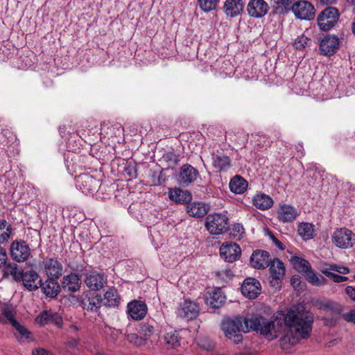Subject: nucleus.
<instances>
[{
  "mask_svg": "<svg viewBox=\"0 0 355 355\" xmlns=\"http://www.w3.org/2000/svg\"><path fill=\"white\" fill-rule=\"evenodd\" d=\"M268 320L262 316L252 315L248 318L237 317L234 319L225 320L221 328L226 337L238 344L243 340L242 333L250 330L259 331L268 340L276 338L282 329V322Z\"/></svg>",
  "mask_w": 355,
  "mask_h": 355,
  "instance_id": "nucleus-1",
  "label": "nucleus"
},
{
  "mask_svg": "<svg viewBox=\"0 0 355 355\" xmlns=\"http://www.w3.org/2000/svg\"><path fill=\"white\" fill-rule=\"evenodd\" d=\"M282 315L284 317L285 325L288 328V332L279 342L282 349L287 350L300 340L309 336L313 316L311 312L304 310L302 306H293L286 314Z\"/></svg>",
  "mask_w": 355,
  "mask_h": 355,
  "instance_id": "nucleus-2",
  "label": "nucleus"
},
{
  "mask_svg": "<svg viewBox=\"0 0 355 355\" xmlns=\"http://www.w3.org/2000/svg\"><path fill=\"white\" fill-rule=\"evenodd\" d=\"M5 273L11 275L16 281H22L24 286L29 291H35L41 286L42 279L34 270L24 272L15 263H9L4 268Z\"/></svg>",
  "mask_w": 355,
  "mask_h": 355,
  "instance_id": "nucleus-3",
  "label": "nucleus"
},
{
  "mask_svg": "<svg viewBox=\"0 0 355 355\" xmlns=\"http://www.w3.org/2000/svg\"><path fill=\"white\" fill-rule=\"evenodd\" d=\"M228 217L224 214H214L207 216L205 227L211 234H220L228 229Z\"/></svg>",
  "mask_w": 355,
  "mask_h": 355,
  "instance_id": "nucleus-4",
  "label": "nucleus"
},
{
  "mask_svg": "<svg viewBox=\"0 0 355 355\" xmlns=\"http://www.w3.org/2000/svg\"><path fill=\"white\" fill-rule=\"evenodd\" d=\"M332 243L338 248L347 249L353 245L355 234L345 227L336 230L331 236Z\"/></svg>",
  "mask_w": 355,
  "mask_h": 355,
  "instance_id": "nucleus-5",
  "label": "nucleus"
},
{
  "mask_svg": "<svg viewBox=\"0 0 355 355\" xmlns=\"http://www.w3.org/2000/svg\"><path fill=\"white\" fill-rule=\"evenodd\" d=\"M31 253V248L23 240H15L10 244V257L17 262L21 263L27 261Z\"/></svg>",
  "mask_w": 355,
  "mask_h": 355,
  "instance_id": "nucleus-6",
  "label": "nucleus"
},
{
  "mask_svg": "<svg viewBox=\"0 0 355 355\" xmlns=\"http://www.w3.org/2000/svg\"><path fill=\"white\" fill-rule=\"evenodd\" d=\"M339 12L334 7L325 8L318 17V24L323 31H329L338 21Z\"/></svg>",
  "mask_w": 355,
  "mask_h": 355,
  "instance_id": "nucleus-7",
  "label": "nucleus"
},
{
  "mask_svg": "<svg viewBox=\"0 0 355 355\" xmlns=\"http://www.w3.org/2000/svg\"><path fill=\"white\" fill-rule=\"evenodd\" d=\"M292 10L295 17L302 20H311L315 16L313 6L307 1H300L292 6Z\"/></svg>",
  "mask_w": 355,
  "mask_h": 355,
  "instance_id": "nucleus-8",
  "label": "nucleus"
},
{
  "mask_svg": "<svg viewBox=\"0 0 355 355\" xmlns=\"http://www.w3.org/2000/svg\"><path fill=\"white\" fill-rule=\"evenodd\" d=\"M241 254L239 245L235 243L227 242L220 248V254L225 261L232 263L237 260Z\"/></svg>",
  "mask_w": 355,
  "mask_h": 355,
  "instance_id": "nucleus-9",
  "label": "nucleus"
},
{
  "mask_svg": "<svg viewBox=\"0 0 355 355\" xmlns=\"http://www.w3.org/2000/svg\"><path fill=\"white\" fill-rule=\"evenodd\" d=\"M76 182L79 189L85 193H93L100 187L98 180L88 174L78 176Z\"/></svg>",
  "mask_w": 355,
  "mask_h": 355,
  "instance_id": "nucleus-10",
  "label": "nucleus"
},
{
  "mask_svg": "<svg viewBox=\"0 0 355 355\" xmlns=\"http://www.w3.org/2000/svg\"><path fill=\"white\" fill-rule=\"evenodd\" d=\"M270 273L272 280L270 284L275 288L280 287L279 281L285 275L284 263L279 259H274L270 263Z\"/></svg>",
  "mask_w": 355,
  "mask_h": 355,
  "instance_id": "nucleus-11",
  "label": "nucleus"
},
{
  "mask_svg": "<svg viewBox=\"0 0 355 355\" xmlns=\"http://www.w3.org/2000/svg\"><path fill=\"white\" fill-rule=\"evenodd\" d=\"M242 294L249 299L256 298L261 293V284L254 278H247L241 286Z\"/></svg>",
  "mask_w": 355,
  "mask_h": 355,
  "instance_id": "nucleus-12",
  "label": "nucleus"
},
{
  "mask_svg": "<svg viewBox=\"0 0 355 355\" xmlns=\"http://www.w3.org/2000/svg\"><path fill=\"white\" fill-rule=\"evenodd\" d=\"M269 10L268 3L263 0H250L247 10L250 16L260 18L267 14Z\"/></svg>",
  "mask_w": 355,
  "mask_h": 355,
  "instance_id": "nucleus-13",
  "label": "nucleus"
},
{
  "mask_svg": "<svg viewBox=\"0 0 355 355\" xmlns=\"http://www.w3.org/2000/svg\"><path fill=\"white\" fill-rule=\"evenodd\" d=\"M339 46V40L334 35L325 36L320 44V51L324 55L330 56L336 53Z\"/></svg>",
  "mask_w": 355,
  "mask_h": 355,
  "instance_id": "nucleus-14",
  "label": "nucleus"
},
{
  "mask_svg": "<svg viewBox=\"0 0 355 355\" xmlns=\"http://www.w3.org/2000/svg\"><path fill=\"white\" fill-rule=\"evenodd\" d=\"M127 312L133 320H140L147 313V306L144 302L133 300L128 304Z\"/></svg>",
  "mask_w": 355,
  "mask_h": 355,
  "instance_id": "nucleus-15",
  "label": "nucleus"
},
{
  "mask_svg": "<svg viewBox=\"0 0 355 355\" xmlns=\"http://www.w3.org/2000/svg\"><path fill=\"white\" fill-rule=\"evenodd\" d=\"M270 253L265 250H255L250 257V263L257 269H264L269 266L271 261Z\"/></svg>",
  "mask_w": 355,
  "mask_h": 355,
  "instance_id": "nucleus-16",
  "label": "nucleus"
},
{
  "mask_svg": "<svg viewBox=\"0 0 355 355\" xmlns=\"http://www.w3.org/2000/svg\"><path fill=\"white\" fill-rule=\"evenodd\" d=\"M107 282V279L102 273L90 272L85 275V283L92 291L101 289Z\"/></svg>",
  "mask_w": 355,
  "mask_h": 355,
  "instance_id": "nucleus-17",
  "label": "nucleus"
},
{
  "mask_svg": "<svg viewBox=\"0 0 355 355\" xmlns=\"http://www.w3.org/2000/svg\"><path fill=\"white\" fill-rule=\"evenodd\" d=\"M199 173L191 165L186 164L182 166L179 173V181L182 185H189L196 180Z\"/></svg>",
  "mask_w": 355,
  "mask_h": 355,
  "instance_id": "nucleus-18",
  "label": "nucleus"
},
{
  "mask_svg": "<svg viewBox=\"0 0 355 355\" xmlns=\"http://www.w3.org/2000/svg\"><path fill=\"white\" fill-rule=\"evenodd\" d=\"M44 271L50 278L58 279L62 275V265L53 258H46L43 261Z\"/></svg>",
  "mask_w": 355,
  "mask_h": 355,
  "instance_id": "nucleus-19",
  "label": "nucleus"
},
{
  "mask_svg": "<svg viewBox=\"0 0 355 355\" xmlns=\"http://www.w3.org/2000/svg\"><path fill=\"white\" fill-rule=\"evenodd\" d=\"M198 305L192 301L184 300L178 309V315L183 318L192 320L197 317L199 313Z\"/></svg>",
  "mask_w": 355,
  "mask_h": 355,
  "instance_id": "nucleus-20",
  "label": "nucleus"
},
{
  "mask_svg": "<svg viewBox=\"0 0 355 355\" xmlns=\"http://www.w3.org/2000/svg\"><path fill=\"white\" fill-rule=\"evenodd\" d=\"M298 216L295 207L289 205H280L277 211V218L282 223H290L295 220Z\"/></svg>",
  "mask_w": 355,
  "mask_h": 355,
  "instance_id": "nucleus-21",
  "label": "nucleus"
},
{
  "mask_svg": "<svg viewBox=\"0 0 355 355\" xmlns=\"http://www.w3.org/2000/svg\"><path fill=\"white\" fill-rule=\"evenodd\" d=\"M212 165L219 172H227L232 166L230 157L223 153L212 154Z\"/></svg>",
  "mask_w": 355,
  "mask_h": 355,
  "instance_id": "nucleus-22",
  "label": "nucleus"
},
{
  "mask_svg": "<svg viewBox=\"0 0 355 355\" xmlns=\"http://www.w3.org/2000/svg\"><path fill=\"white\" fill-rule=\"evenodd\" d=\"M168 198L171 200L176 203L187 204L191 202L192 195L187 190H183L180 188L175 187L169 189Z\"/></svg>",
  "mask_w": 355,
  "mask_h": 355,
  "instance_id": "nucleus-23",
  "label": "nucleus"
},
{
  "mask_svg": "<svg viewBox=\"0 0 355 355\" xmlns=\"http://www.w3.org/2000/svg\"><path fill=\"white\" fill-rule=\"evenodd\" d=\"M205 300L207 304L211 307L218 308L225 303V296L222 289L218 288L208 293L206 295Z\"/></svg>",
  "mask_w": 355,
  "mask_h": 355,
  "instance_id": "nucleus-24",
  "label": "nucleus"
},
{
  "mask_svg": "<svg viewBox=\"0 0 355 355\" xmlns=\"http://www.w3.org/2000/svg\"><path fill=\"white\" fill-rule=\"evenodd\" d=\"M81 282L78 275L71 273L63 277L62 287L65 292L73 293L80 289Z\"/></svg>",
  "mask_w": 355,
  "mask_h": 355,
  "instance_id": "nucleus-25",
  "label": "nucleus"
},
{
  "mask_svg": "<svg viewBox=\"0 0 355 355\" xmlns=\"http://www.w3.org/2000/svg\"><path fill=\"white\" fill-rule=\"evenodd\" d=\"M209 210V206L202 202H194L187 206V214L192 217L201 218Z\"/></svg>",
  "mask_w": 355,
  "mask_h": 355,
  "instance_id": "nucleus-26",
  "label": "nucleus"
},
{
  "mask_svg": "<svg viewBox=\"0 0 355 355\" xmlns=\"http://www.w3.org/2000/svg\"><path fill=\"white\" fill-rule=\"evenodd\" d=\"M243 8L242 0H226L224 10L227 16L234 17L239 15Z\"/></svg>",
  "mask_w": 355,
  "mask_h": 355,
  "instance_id": "nucleus-27",
  "label": "nucleus"
},
{
  "mask_svg": "<svg viewBox=\"0 0 355 355\" xmlns=\"http://www.w3.org/2000/svg\"><path fill=\"white\" fill-rule=\"evenodd\" d=\"M318 308L332 318L339 315L342 311L341 306L332 301L320 302Z\"/></svg>",
  "mask_w": 355,
  "mask_h": 355,
  "instance_id": "nucleus-28",
  "label": "nucleus"
},
{
  "mask_svg": "<svg viewBox=\"0 0 355 355\" xmlns=\"http://www.w3.org/2000/svg\"><path fill=\"white\" fill-rule=\"evenodd\" d=\"M55 279H56L54 278H49L46 280L44 283H41V286H40L42 287L43 293L46 296L53 297L59 293L60 286Z\"/></svg>",
  "mask_w": 355,
  "mask_h": 355,
  "instance_id": "nucleus-29",
  "label": "nucleus"
},
{
  "mask_svg": "<svg viewBox=\"0 0 355 355\" xmlns=\"http://www.w3.org/2000/svg\"><path fill=\"white\" fill-rule=\"evenodd\" d=\"M230 191L238 194L243 193L248 187V182L242 177L235 175L229 184Z\"/></svg>",
  "mask_w": 355,
  "mask_h": 355,
  "instance_id": "nucleus-30",
  "label": "nucleus"
},
{
  "mask_svg": "<svg viewBox=\"0 0 355 355\" xmlns=\"http://www.w3.org/2000/svg\"><path fill=\"white\" fill-rule=\"evenodd\" d=\"M83 308L92 312H96L103 304V298L98 294H95L83 302Z\"/></svg>",
  "mask_w": 355,
  "mask_h": 355,
  "instance_id": "nucleus-31",
  "label": "nucleus"
},
{
  "mask_svg": "<svg viewBox=\"0 0 355 355\" xmlns=\"http://www.w3.org/2000/svg\"><path fill=\"white\" fill-rule=\"evenodd\" d=\"M253 205L259 209L266 210L272 206V199L266 194H257L253 198Z\"/></svg>",
  "mask_w": 355,
  "mask_h": 355,
  "instance_id": "nucleus-32",
  "label": "nucleus"
},
{
  "mask_svg": "<svg viewBox=\"0 0 355 355\" xmlns=\"http://www.w3.org/2000/svg\"><path fill=\"white\" fill-rule=\"evenodd\" d=\"M155 324V322L153 320L144 322L141 324L139 334L145 341L148 340L156 333L157 329Z\"/></svg>",
  "mask_w": 355,
  "mask_h": 355,
  "instance_id": "nucleus-33",
  "label": "nucleus"
},
{
  "mask_svg": "<svg viewBox=\"0 0 355 355\" xmlns=\"http://www.w3.org/2000/svg\"><path fill=\"white\" fill-rule=\"evenodd\" d=\"M119 303V298L115 288H109L104 294L103 304L108 306H115Z\"/></svg>",
  "mask_w": 355,
  "mask_h": 355,
  "instance_id": "nucleus-34",
  "label": "nucleus"
},
{
  "mask_svg": "<svg viewBox=\"0 0 355 355\" xmlns=\"http://www.w3.org/2000/svg\"><path fill=\"white\" fill-rule=\"evenodd\" d=\"M164 343L167 347L177 348L180 346V340L178 333L175 331H171L166 333L164 337Z\"/></svg>",
  "mask_w": 355,
  "mask_h": 355,
  "instance_id": "nucleus-35",
  "label": "nucleus"
},
{
  "mask_svg": "<svg viewBox=\"0 0 355 355\" xmlns=\"http://www.w3.org/2000/svg\"><path fill=\"white\" fill-rule=\"evenodd\" d=\"M12 226L4 219H0V244L6 243L12 234Z\"/></svg>",
  "mask_w": 355,
  "mask_h": 355,
  "instance_id": "nucleus-36",
  "label": "nucleus"
},
{
  "mask_svg": "<svg viewBox=\"0 0 355 355\" xmlns=\"http://www.w3.org/2000/svg\"><path fill=\"white\" fill-rule=\"evenodd\" d=\"M291 261L293 267L300 272L306 273L310 269H311V266L309 261L302 258L293 257L291 258Z\"/></svg>",
  "mask_w": 355,
  "mask_h": 355,
  "instance_id": "nucleus-37",
  "label": "nucleus"
},
{
  "mask_svg": "<svg viewBox=\"0 0 355 355\" xmlns=\"http://www.w3.org/2000/svg\"><path fill=\"white\" fill-rule=\"evenodd\" d=\"M306 278L309 283L317 286L324 285L327 282V279L324 277L318 276L311 269L306 272Z\"/></svg>",
  "mask_w": 355,
  "mask_h": 355,
  "instance_id": "nucleus-38",
  "label": "nucleus"
},
{
  "mask_svg": "<svg viewBox=\"0 0 355 355\" xmlns=\"http://www.w3.org/2000/svg\"><path fill=\"white\" fill-rule=\"evenodd\" d=\"M299 234L304 239H310L313 237V227L310 223H301L298 227Z\"/></svg>",
  "mask_w": 355,
  "mask_h": 355,
  "instance_id": "nucleus-39",
  "label": "nucleus"
},
{
  "mask_svg": "<svg viewBox=\"0 0 355 355\" xmlns=\"http://www.w3.org/2000/svg\"><path fill=\"white\" fill-rule=\"evenodd\" d=\"M230 234L234 239L236 240H240L241 238H243V235L245 234V229L242 224H234L230 230Z\"/></svg>",
  "mask_w": 355,
  "mask_h": 355,
  "instance_id": "nucleus-40",
  "label": "nucleus"
},
{
  "mask_svg": "<svg viewBox=\"0 0 355 355\" xmlns=\"http://www.w3.org/2000/svg\"><path fill=\"white\" fill-rule=\"evenodd\" d=\"M162 158L167 163L168 167H173L180 161L179 156L173 152L166 153L163 155Z\"/></svg>",
  "mask_w": 355,
  "mask_h": 355,
  "instance_id": "nucleus-41",
  "label": "nucleus"
},
{
  "mask_svg": "<svg viewBox=\"0 0 355 355\" xmlns=\"http://www.w3.org/2000/svg\"><path fill=\"white\" fill-rule=\"evenodd\" d=\"M200 8L205 12L214 10L217 6V0H198Z\"/></svg>",
  "mask_w": 355,
  "mask_h": 355,
  "instance_id": "nucleus-42",
  "label": "nucleus"
},
{
  "mask_svg": "<svg viewBox=\"0 0 355 355\" xmlns=\"http://www.w3.org/2000/svg\"><path fill=\"white\" fill-rule=\"evenodd\" d=\"M51 311H43L36 318V322L41 325H45L51 323V318L52 315Z\"/></svg>",
  "mask_w": 355,
  "mask_h": 355,
  "instance_id": "nucleus-43",
  "label": "nucleus"
},
{
  "mask_svg": "<svg viewBox=\"0 0 355 355\" xmlns=\"http://www.w3.org/2000/svg\"><path fill=\"white\" fill-rule=\"evenodd\" d=\"M126 339L129 343H132L136 346L140 347L145 344V340L143 338V337L141 336H139L136 334H128L126 336Z\"/></svg>",
  "mask_w": 355,
  "mask_h": 355,
  "instance_id": "nucleus-44",
  "label": "nucleus"
},
{
  "mask_svg": "<svg viewBox=\"0 0 355 355\" xmlns=\"http://www.w3.org/2000/svg\"><path fill=\"white\" fill-rule=\"evenodd\" d=\"M12 327L16 329L17 332L20 336V339L28 338L29 331L24 326L21 325L17 321L12 322Z\"/></svg>",
  "mask_w": 355,
  "mask_h": 355,
  "instance_id": "nucleus-45",
  "label": "nucleus"
},
{
  "mask_svg": "<svg viewBox=\"0 0 355 355\" xmlns=\"http://www.w3.org/2000/svg\"><path fill=\"white\" fill-rule=\"evenodd\" d=\"M309 41V39L307 37L302 35L295 39L293 43V46L296 49L302 50L305 48Z\"/></svg>",
  "mask_w": 355,
  "mask_h": 355,
  "instance_id": "nucleus-46",
  "label": "nucleus"
},
{
  "mask_svg": "<svg viewBox=\"0 0 355 355\" xmlns=\"http://www.w3.org/2000/svg\"><path fill=\"white\" fill-rule=\"evenodd\" d=\"M322 272L324 275H325L327 277L331 278L334 282H336V283L341 282L340 275L334 273L331 271H329V269L323 268L322 270Z\"/></svg>",
  "mask_w": 355,
  "mask_h": 355,
  "instance_id": "nucleus-47",
  "label": "nucleus"
},
{
  "mask_svg": "<svg viewBox=\"0 0 355 355\" xmlns=\"http://www.w3.org/2000/svg\"><path fill=\"white\" fill-rule=\"evenodd\" d=\"M2 315L5 316L6 320L10 322V323L12 325V322L16 321L14 319V315L12 311L6 307L2 310Z\"/></svg>",
  "mask_w": 355,
  "mask_h": 355,
  "instance_id": "nucleus-48",
  "label": "nucleus"
},
{
  "mask_svg": "<svg viewBox=\"0 0 355 355\" xmlns=\"http://www.w3.org/2000/svg\"><path fill=\"white\" fill-rule=\"evenodd\" d=\"M51 323H53V324H55V325H57L58 327H60L62 324V318L60 315V314H58L56 312H53V311L52 312V315H51Z\"/></svg>",
  "mask_w": 355,
  "mask_h": 355,
  "instance_id": "nucleus-49",
  "label": "nucleus"
},
{
  "mask_svg": "<svg viewBox=\"0 0 355 355\" xmlns=\"http://www.w3.org/2000/svg\"><path fill=\"white\" fill-rule=\"evenodd\" d=\"M7 259H8V256H7L6 250L3 247H1L0 245V267L3 266H5V267H6L7 266L6 265Z\"/></svg>",
  "mask_w": 355,
  "mask_h": 355,
  "instance_id": "nucleus-50",
  "label": "nucleus"
},
{
  "mask_svg": "<svg viewBox=\"0 0 355 355\" xmlns=\"http://www.w3.org/2000/svg\"><path fill=\"white\" fill-rule=\"evenodd\" d=\"M343 318L347 322L355 323V310L351 311L349 313L344 314Z\"/></svg>",
  "mask_w": 355,
  "mask_h": 355,
  "instance_id": "nucleus-51",
  "label": "nucleus"
},
{
  "mask_svg": "<svg viewBox=\"0 0 355 355\" xmlns=\"http://www.w3.org/2000/svg\"><path fill=\"white\" fill-rule=\"evenodd\" d=\"M32 355H53L43 348H38L33 351Z\"/></svg>",
  "mask_w": 355,
  "mask_h": 355,
  "instance_id": "nucleus-52",
  "label": "nucleus"
},
{
  "mask_svg": "<svg viewBox=\"0 0 355 355\" xmlns=\"http://www.w3.org/2000/svg\"><path fill=\"white\" fill-rule=\"evenodd\" d=\"M346 293L355 301V288L352 286H347L345 289Z\"/></svg>",
  "mask_w": 355,
  "mask_h": 355,
  "instance_id": "nucleus-53",
  "label": "nucleus"
},
{
  "mask_svg": "<svg viewBox=\"0 0 355 355\" xmlns=\"http://www.w3.org/2000/svg\"><path fill=\"white\" fill-rule=\"evenodd\" d=\"M270 238L272 240L274 244L280 250H284V247L281 241H279L275 236L270 235Z\"/></svg>",
  "mask_w": 355,
  "mask_h": 355,
  "instance_id": "nucleus-54",
  "label": "nucleus"
},
{
  "mask_svg": "<svg viewBox=\"0 0 355 355\" xmlns=\"http://www.w3.org/2000/svg\"><path fill=\"white\" fill-rule=\"evenodd\" d=\"M276 2L284 7H288L293 4V0H276Z\"/></svg>",
  "mask_w": 355,
  "mask_h": 355,
  "instance_id": "nucleus-55",
  "label": "nucleus"
},
{
  "mask_svg": "<svg viewBox=\"0 0 355 355\" xmlns=\"http://www.w3.org/2000/svg\"><path fill=\"white\" fill-rule=\"evenodd\" d=\"M291 282L293 286L295 285L298 286L300 284V277L298 275H294L291 277Z\"/></svg>",
  "mask_w": 355,
  "mask_h": 355,
  "instance_id": "nucleus-56",
  "label": "nucleus"
},
{
  "mask_svg": "<svg viewBox=\"0 0 355 355\" xmlns=\"http://www.w3.org/2000/svg\"><path fill=\"white\" fill-rule=\"evenodd\" d=\"M337 272L340 274H348L349 272V269L347 267L339 266V268L338 270H337Z\"/></svg>",
  "mask_w": 355,
  "mask_h": 355,
  "instance_id": "nucleus-57",
  "label": "nucleus"
},
{
  "mask_svg": "<svg viewBox=\"0 0 355 355\" xmlns=\"http://www.w3.org/2000/svg\"><path fill=\"white\" fill-rule=\"evenodd\" d=\"M336 0H320V3L323 5L334 4Z\"/></svg>",
  "mask_w": 355,
  "mask_h": 355,
  "instance_id": "nucleus-58",
  "label": "nucleus"
},
{
  "mask_svg": "<svg viewBox=\"0 0 355 355\" xmlns=\"http://www.w3.org/2000/svg\"><path fill=\"white\" fill-rule=\"evenodd\" d=\"M327 268L329 269V271H331V270L337 271V270H338V268H339V266H338L336 264H331V265H329V267Z\"/></svg>",
  "mask_w": 355,
  "mask_h": 355,
  "instance_id": "nucleus-59",
  "label": "nucleus"
},
{
  "mask_svg": "<svg viewBox=\"0 0 355 355\" xmlns=\"http://www.w3.org/2000/svg\"><path fill=\"white\" fill-rule=\"evenodd\" d=\"M236 355H257L256 352H250V353H240Z\"/></svg>",
  "mask_w": 355,
  "mask_h": 355,
  "instance_id": "nucleus-60",
  "label": "nucleus"
},
{
  "mask_svg": "<svg viewBox=\"0 0 355 355\" xmlns=\"http://www.w3.org/2000/svg\"><path fill=\"white\" fill-rule=\"evenodd\" d=\"M340 279H341V282H345L348 279V277H345V276H341L340 275Z\"/></svg>",
  "mask_w": 355,
  "mask_h": 355,
  "instance_id": "nucleus-61",
  "label": "nucleus"
},
{
  "mask_svg": "<svg viewBox=\"0 0 355 355\" xmlns=\"http://www.w3.org/2000/svg\"><path fill=\"white\" fill-rule=\"evenodd\" d=\"M96 355H109V354H107L104 352H98L97 354H96Z\"/></svg>",
  "mask_w": 355,
  "mask_h": 355,
  "instance_id": "nucleus-62",
  "label": "nucleus"
},
{
  "mask_svg": "<svg viewBox=\"0 0 355 355\" xmlns=\"http://www.w3.org/2000/svg\"><path fill=\"white\" fill-rule=\"evenodd\" d=\"M348 1H350L352 3L355 4V0H347Z\"/></svg>",
  "mask_w": 355,
  "mask_h": 355,
  "instance_id": "nucleus-63",
  "label": "nucleus"
},
{
  "mask_svg": "<svg viewBox=\"0 0 355 355\" xmlns=\"http://www.w3.org/2000/svg\"><path fill=\"white\" fill-rule=\"evenodd\" d=\"M212 346L211 345H209V347L207 348V349H209Z\"/></svg>",
  "mask_w": 355,
  "mask_h": 355,
  "instance_id": "nucleus-64",
  "label": "nucleus"
}]
</instances>
